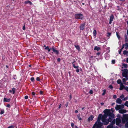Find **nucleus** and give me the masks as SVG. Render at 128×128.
<instances>
[{
  "label": "nucleus",
  "mask_w": 128,
  "mask_h": 128,
  "mask_svg": "<svg viewBox=\"0 0 128 128\" xmlns=\"http://www.w3.org/2000/svg\"><path fill=\"white\" fill-rule=\"evenodd\" d=\"M111 110L112 112H114L112 108L110 110L106 109L104 111V114L102 116L101 120L104 125L108 124L114 118V114L111 112Z\"/></svg>",
  "instance_id": "f257e3e1"
},
{
  "label": "nucleus",
  "mask_w": 128,
  "mask_h": 128,
  "mask_svg": "<svg viewBox=\"0 0 128 128\" xmlns=\"http://www.w3.org/2000/svg\"><path fill=\"white\" fill-rule=\"evenodd\" d=\"M102 116L101 114H99L98 118L97 121L94 125L92 128H100L103 125V124L100 122L101 118Z\"/></svg>",
  "instance_id": "f03ea898"
},
{
  "label": "nucleus",
  "mask_w": 128,
  "mask_h": 128,
  "mask_svg": "<svg viewBox=\"0 0 128 128\" xmlns=\"http://www.w3.org/2000/svg\"><path fill=\"white\" fill-rule=\"evenodd\" d=\"M128 120V114H124L123 116V118L122 120V122L124 124Z\"/></svg>",
  "instance_id": "7ed1b4c3"
},
{
  "label": "nucleus",
  "mask_w": 128,
  "mask_h": 128,
  "mask_svg": "<svg viewBox=\"0 0 128 128\" xmlns=\"http://www.w3.org/2000/svg\"><path fill=\"white\" fill-rule=\"evenodd\" d=\"M75 16L76 19L82 20L84 18L83 15L81 14H76L75 15Z\"/></svg>",
  "instance_id": "20e7f679"
},
{
  "label": "nucleus",
  "mask_w": 128,
  "mask_h": 128,
  "mask_svg": "<svg viewBox=\"0 0 128 128\" xmlns=\"http://www.w3.org/2000/svg\"><path fill=\"white\" fill-rule=\"evenodd\" d=\"M124 108V105L122 104L120 105H116L115 108L116 110H118L121 109H123Z\"/></svg>",
  "instance_id": "39448f33"
},
{
  "label": "nucleus",
  "mask_w": 128,
  "mask_h": 128,
  "mask_svg": "<svg viewBox=\"0 0 128 128\" xmlns=\"http://www.w3.org/2000/svg\"><path fill=\"white\" fill-rule=\"evenodd\" d=\"M122 75L126 78H127L128 74V70L127 69H124L122 70Z\"/></svg>",
  "instance_id": "423d86ee"
},
{
  "label": "nucleus",
  "mask_w": 128,
  "mask_h": 128,
  "mask_svg": "<svg viewBox=\"0 0 128 128\" xmlns=\"http://www.w3.org/2000/svg\"><path fill=\"white\" fill-rule=\"evenodd\" d=\"M121 122V120L119 118H117L116 120V123L117 125H119Z\"/></svg>",
  "instance_id": "0eeeda50"
},
{
  "label": "nucleus",
  "mask_w": 128,
  "mask_h": 128,
  "mask_svg": "<svg viewBox=\"0 0 128 128\" xmlns=\"http://www.w3.org/2000/svg\"><path fill=\"white\" fill-rule=\"evenodd\" d=\"M126 110H125L120 109L119 110V112L120 113L124 114L126 112Z\"/></svg>",
  "instance_id": "6e6552de"
},
{
  "label": "nucleus",
  "mask_w": 128,
  "mask_h": 128,
  "mask_svg": "<svg viewBox=\"0 0 128 128\" xmlns=\"http://www.w3.org/2000/svg\"><path fill=\"white\" fill-rule=\"evenodd\" d=\"M114 18V16L112 14L110 16V22L109 23L110 24H111Z\"/></svg>",
  "instance_id": "1a4fd4ad"
},
{
  "label": "nucleus",
  "mask_w": 128,
  "mask_h": 128,
  "mask_svg": "<svg viewBox=\"0 0 128 128\" xmlns=\"http://www.w3.org/2000/svg\"><path fill=\"white\" fill-rule=\"evenodd\" d=\"M116 102L117 103L120 104L122 103V100L120 98H118L116 100Z\"/></svg>",
  "instance_id": "9d476101"
},
{
  "label": "nucleus",
  "mask_w": 128,
  "mask_h": 128,
  "mask_svg": "<svg viewBox=\"0 0 128 128\" xmlns=\"http://www.w3.org/2000/svg\"><path fill=\"white\" fill-rule=\"evenodd\" d=\"M16 91V88H12V90H9V92L10 93H12L13 94H14Z\"/></svg>",
  "instance_id": "9b49d317"
},
{
  "label": "nucleus",
  "mask_w": 128,
  "mask_h": 128,
  "mask_svg": "<svg viewBox=\"0 0 128 128\" xmlns=\"http://www.w3.org/2000/svg\"><path fill=\"white\" fill-rule=\"evenodd\" d=\"M120 98L121 99H123V100H126L127 99V97H126L125 98H124V96L123 94H122L121 96H120Z\"/></svg>",
  "instance_id": "f8f14e48"
},
{
  "label": "nucleus",
  "mask_w": 128,
  "mask_h": 128,
  "mask_svg": "<svg viewBox=\"0 0 128 128\" xmlns=\"http://www.w3.org/2000/svg\"><path fill=\"white\" fill-rule=\"evenodd\" d=\"M94 118V117L93 116H90L88 119V121L90 122V120H93Z\"/></svg>",
  "instance_id": "ddd939ff"
},
{
  "label": "nucleus",
  "mask_w": 128,
  "mask_h": 128,
  "mask_svg": "<svg viewBox=\"0 0 128 128\" xmlns=\"http://www.w3.org/2000/svg\"><path fill=\"white\" fill-rule=\"evenodd\" d=\"M52 49L53 51L55 52L56 54H59V52L58 50H56L54 47H52Z\"/></svg>",
  "instance_id": "4468645a"
},
{
  "label": "nucleus",
  "mask_w": 128,
  "mask_h": 128,
  "mask_svg": "<svg viewBox=\"0 0 128 128\" xmlns=\"http://www.w3.org/2000/svg\"><path fill=\"white\" fill-rule=\"evenodd\" d=\"M124 88V86L122 83L120 84V90H122Z\"/></svg>",
  "instance_id": "2eb2a0df"
},
{
  "label": "nucleus",
  "mask_w": 128,
  "mask_h": 128,
  "mask_svg": "<svg viewBox=\"0 0 128 128\" xmlns=\"http://www.w3.org/2000/svg\"><path fill=\"white\" fill-rule=\"evenodd\" d=\"M10 98H4V101L5 102H8L10 101Z\"/></svg>",
  "instance_id": "dca6fc26"
},
{
  "label": "nucleus",
  "mask_w": 128,
  "mask_h": 128,
  "mask_svg": "<svg viewBox=\"0 0 128 128\" xmlns=\"http://www.w3.org/2000/svg\"><path fill=\"white\" fill-rule=\"evenodd\" d=\"M122 68H126L128 67V65L127 64H122Z\"/></svg>",
  "instance_id": "f3484780"
},
{
  "label": "nucleus",
  "mask_w": 128,
  "mask_h": 128,
  "mask_svg": "<svg viewBox=\"0 0 128 128\" xmlns=\"http://www.w3.org/2000/svg\"><path fill=\"white\" fill-rule=\"evenodd\" d=\"M123 45H124L125 49L126 50L128 48V43H126L125 44H124Z\"/></svg>",
  "instance_id": "a211bd4d"
},
{
  "label": "nucleus",
  "mask_w": 128,
  "mask_h": 128,
  "mask_svg": "<svg viewBox=\"0 0 128 128\" xmlns=\"http://www.w3.org/2000/svg\"><path fill=\"white\" fill-rule=\"evenodd\" d=\"M75 62V61H74L72 63V64H73V66L74 67V68H78V66H76L75 65V64H74V62Z\"/></svg>",
  "instance_id": "6ab92c4d"
},
{
  "label": "nucleus",
  "mask_w": 128,
  "mask_h": 128,
  "mask_svg": "<svg viewBox=\"0 0 128 128\" xmlns=\"http://www.w3.org/2000/svg\"><path fill=\"white\" fill-rule=\"evenodd\" d=\"M84 28V24H82L80 26V29L81 30H83Z\"/></svg>",
  "instance_id": "aec40b11"
},
{
  "label": "nucleus",
  "mask_w": 128,
  "mask_h": 128,
  "mask_svg": "<svg viewBox=\"0 0 128 128\" xmlns=\"http://www.w3.org/2000/svg\"><path fill=\"white\" fill-rule=\"evenodd\" d=\"M24 2L26 4H27L28 3L30 4V5H32V2L29 0H28L27 1H26L25 2Z\"/></svg>",
  "instance_id": "412c9836"
},
{
  "label": "nucleus",
  "mask_w": 128,
  "mask_h": 128,
  "mask_svg": "<svg viewBox=\"0 0 128 128\" xmlns=\"http://www.w3.org/2000/svg\"><path fill=\"white\" fill-rule=\"evenodd\" d=\"M100 48L98 47L97 46H96L94 48V50H97V51H98L100 50Z\"/></svg>",
  "instance_id": "4be33fe9"
},
{
  "label": "nucleus",
  "mask_w": 128,
  "mask_h": 128,
  "mask_svg": "<svg viewBox=\"0 0 128 128\" xmlns=\"http://www.w3.org/2000/svg\"><path fill=\"white\" fill-rule=\"evenodd\" d=\"M93 34L94 36H96V30H94Z\"/></svg>",
  "instance_id": "5701e85b"
},
{
  "label": "nucleus",
  "mask_w": 128,
  "mask_h": 128,
  "mask_svg": "<svg viewBox=\"0 0 128 128\" xmlns=\"http://www.w3.org/2000/svg\"><path fill=\"white\" fill-rule=\"evenodd\" d=\"M113 127V126L112 124H111L108 126L107 128H112Z\"/></svg>",
  "instance_id": "b1692460"
},
{
  "label": "nucleus",
  "mask_w": 128,
  "mask_h": 128,
  "mask_svg": "<svg viewBox=\"0 0 128 128\" xmlns=\"http://www.w3.org/2000/svg\"><path fill=\"white\" fill-rule=\"evenodd\" d=\"M75 47L78 50H80V48L78 46V45H75Z\"/></svg>",
  "instance_id": "393cba45"
},
{
  "label": "nucleus",
  "mask_w": 128,
  "mask_h": 128,
  "mask_svg": "<svg viewBox=\"0 0 128 128\" xmlns=\"http://www.w3.org/2000/svg\"><path fill=\"white\" fill-rule=\"evenodd\" d=\"M124 48V45H122V48L120 50V51L119 52V53L120 54L121 53V51Z\"/></svg>",
  "instance_id": "a878e982"
},
{
  "label": "nucleus",
  "mask_w": 128,
  "mask_h": 128,
  "mask_svg": "<svg viewBox=\"0 0 128 128\" xmlns=\"http://www.w3.org/2000/svg\"><path fill=\"white\" fill-rule=\"evenodd\" d=\"M117 83L118 84H120L122 82H121V80L120 79L118 80L117 81Z\"/></svg>",
  "instance_id": "bb28decb"
},
{
  "label": "nucleus",
  "mask_w": 128,
  "mask_h": 128,
  "mask_svg": "<svg viewBox=\"0 0 128 128\" xmlns=\"http://www.w3.org/2000/svg\"><path fill=\"white\" fill-rule=\"evenodd\" d=\"M45 49L47 50H48V52H50V49L49 48L48 46H47L45 48Z\"/></svg>",
  "instance_id": "cd10ccee"
},
{
  "label": "nucleus",
  "mask_w": 128,
  "mask_h": 128,
  "mask_svg": "<svg viewBox=\"0 0 128 128\" xmlns=\"http://www.w3.org/2000/svg\"><path fill=\"white\" fill-rule=\"evenodd\" d=\"M122 80L124 84L125 82H126V79H125V78H123L122 79Z\"/></svg>",
  "instance_id": "c85d7f7f"
},
{
  "label": "nucleus",
  "mask_w": 128,
  "mask_h": 128,
  "mask_svg": "<svg viewBox=\"0 0 128 128\" xmlns=\"http://www.w3.org/2000/svg\"><path fill=\"white\" fill-rule=\"evenodd\" d=\"M125 128H128V122H127L125 126Z\"/></svg>",
  "instance_id": "c756f323"
},
{
  "label": "nucleus",
  "mask_w": 128,
  "mask_h": 128,
  "mask_svg": "<svg viewBox=\"0 0 128 128\" xmlns=\"http://www.w3.org/2000/svg\"><path fill=\"white\" fill-rule=\"evenodd\" d=\"M124 105L126 106L127 107H128V102L127 101H126L124 104Z\"/></svg>",
  "instance_id": "7c9ffc66"
},
{
  "label": "nucleus",
  "mask_w": 128,
  "mask_h": 128,
  "mask_svg": "<svg viewBox=\"0 0 128 128\" xmlns=\"http://www.w3.org/2000/svg\"><path fill=\"white\" fill-rule=\"evenodd\" d=\"M103 92L102 94V95L103 96L106 93V90H103Z\"/></svg>",
  "instance_id": "2f4dec72"
},
{
  "label": "nucleus",
  "mask_w": 128,
  "mask_h": 128,
  "mask_svg": "<svg viewBox=\"0 0 128 128\" xmlns=\"http://www.w3.org/2000/svg\"><path fill=\"white\" fill-rule=\"evenodd\" d=\"M127 53H128V51L127 52L126 50H124L123 52V54L125 55Z\"/></svg>",
  "instance_id": "473e14b6"
},
{
  "label": "nucleus",
  "mask_w": 128,
  "mask_h": 128,
  "mask_svg": "<svg viewBox=\"0 0 128 128\" xmlns=\"http://www.w3.org/2000/svg\"><path fill=\"white\" fill-rule=\"evenodd\" d=\"M77 117L79 120H82V118L80 117V115H77Z\"/></svg>",
  "instance_id": "72a5a7b5"
},
{
  "label": "nucleus",
  "mask_w": 128,
  "mask_h": 128,
  "mask_svg": "<svg viewBox=\"0 0 128 128\" xmlns=\"http://www.w3.org/2000/svg\"><path fill=\"white\" fill-rule=\"evenodd\" d=\"M111 34V33L110 32H108V33L107 36L108 37H110V36Z\"/></svg>",
  "instance_id": "f704fd0d"
},
{
  "label": "nucleus",
  "mask_w": 128,
  "mask_h": 128,
  "mask_svg": "<svg viewBox=\"0 0 128 128\" xmlns=\"http://www.w3.org/2000/svg\"><path fill=\"white\" fill-rule=\"evenodd\" d=\"M116 34L118 38V39L120 38V36L119 35H118V33L117 32H116Z\"/></svg>",
  "instance_id": "c9c22d12"
},
{
  "label": "nucleus",
  "mask_w": 128,
  "mask_h": 128,
  "mask_svg": "<svg viewBox=\"0 0 128 128\" xmlns=\"http://www.w3.org/2000/svg\"><path fill=\"white\" fill-rule=\"evenodd\" d=\"M4 112V110H1V112H0V114H3Z\"/></svg>",
  "instance_id": "e433bc0d"
},
{
  "label": "nucleus",
  "mask_w": 128,
  "mask_h": 128,
  "mask_svg": "<svg viewBox=\"0 0 128 128\" xmlns=\"http://www.w3.org/2000/svg\"><path fill=\"white\" fill-rule=\"evenodd\" d=\"M30 80L32 81H34V78L33 77L31 78H30Z\"/></svg>",
  "instance_id": "4c0bfd02"
},
{
  "label": "nucleus",
  "mask_w": 128,
  "mask_h": 128,
  "mask_svg": "<svg viewBox=\"0 0 128 128\" xmlns=\"http://www.w3.org/2000/svg\"><path fill=\"white\" fill-rule=\"evenodd\" d=\"M124 89L128 92V87H126L124 88Z\"/></svg>",
  "instance_id": "58836bf2"
},
{
  "label": "nucleus",
  "mask_w": 128,
  "mask_h": 128,
  "mask_svg": "<svg viewBox=\"0 0 128 128\" xmlns=\"http://www.w3.org/2000/svg\"><path fill=\"white\" fill-rule=\"evenodd\" d=\"M112 64H114L115 63V60H112Z\"/></svg>",
  "instance_id": "ea45409f"
},
{
  "label": "nucleus",
  "mask_w": 128,
  "mask_h": 128,
  "mask_svg": "<svg viewBox=\"0 0 128 128\" xmlns=\"http://www.w3.org/2000/svg\"><path fill=\"white\" fill-rule=\"evenodd\" d=\"M14 126H10L8 127V128H13Z\"/></svg>",
  "instance_id": "a19ab883"
},
{
  "label": "nucleus",
  "mask_w": 128,
  "mask_h": 128,
  "mask_svg": "<svg viewBox=\"0 0 128 128\" xmlns=\"http://www.w3.org/2000/svg\"><path fill=\"white\" fill-rule=\"evenodd\" d=\"M89 93H90V94H92V93H93V91H92V90H90V91Z\"/></svg>",
  "instance_id": "79ce46f5"
},
{
  "label": "nucleus",
  "mask_w": 128,
  "mask_h": 128,
  "mask_svg": "<svg viewBox=\"0 0 128 128\" xmlns=\"http://www.w3.org/2000/svg\"><path fill=\"white\" fill-rule=\"evenodd\" d=\"M28 96H24V98L26 99H27L28 98Z\"/></svg>",
  "instance_id": "37998d69"
},
{
  "label": "nucleus",
  "mask_w": 128,
  "mask_h": 128,
  "mask_svg": "<svg viewBox=\"0 0 128 128\" xmlns=\"http://www.w3.org/2000/svg\"><path fill=\"white\" fill-rule=\"evenodd\" d=\"M71 126H72V127L73 128L74 127V123H72Z\"/></svg>",
  "instance_id": "c03bdc74"
},
{
  "label": "nucleus",
  "mask_w": 128,
  "mask_h": 128,
  "mask_svg": "<svg viewBox=\"0 0 128 128\" xmlns=\"http://www.w3.org/2000/svg\"><path fill=\"white\" fill-rule=\"evenodd\" d=\"M79 71H80L79 70L78 68H76V72H79Z\"/></svg>",
  "instance_id": "a18cd8bd"
},
{
  "label": "nucleus",
  "mask_w": 128,
  "mask_h": 128,
  "mask_svg": "<svg viewBox=\"0 0 128 128\" xmlns=\"http://www.w3.org/2000/svg\"><path fill=\"white\" fill-rule=\"evenodd\" d=\"M113 97L114 98H116V95H114Z\"/></svg>",
  "instance_id": "49530a36"
},
{
  "label": "nucleus",
  "mask_w": 128,
  "mask_h": 128,
  "mask_svg": "<svg viewBox=\"0 0 128 128\" xmlns=\"http://www.w3.org/2000/svg\"><path fill=\"white\" fill-rule=\"evenodd\" d=\"M109 88H110L112 89L113 88V86L112 85H110L109 86Z\"/></svg>",
  "instance_id": "de8ad7c7"
},
{
  "label": "nucleus",
  "mask_w": 128,
  "mask_h": 128,
  "mask_svg": "<svg viewBox=\"0 0 128 128\" xmlns=\"http://www.w3.org/2000/svg\"><path fill=\"white\" fill-rule=\"evenodd\" d=\"M36 80H37V81H40V78H39V77H37L36 78Z\"/></svg>",
  "instance_id": "09e8293b"
},
{
  "label": "nucleus",
  "mask_w": 128,
  "mask_h": 128,
  "mask_svg": "<svg viewBox=\"0 0 128 128\" xmlns=\"http://www.w3.org/2000/svg\"><path fill=\"white\" fill-rule=\"evenodd\" d=\"M25 27L24 26L23 27V30H25Z\"/></svg>",
  "instance_id": "8fccbe9b"
},
{
  "label": "nucleus",
  "mask_w": 128,
  "mask_h": 128,
  "mask_svg": "<svg viewBox=\"0 0 128 128\" xmlns=\"http://www.w3.org/2000/svg\"><path fill=\"white\" fill-rule=\"evenodd\" d=\"M32 94L33 95H34L35 94V93L34 92H32Z\"/></svg>",
  "instance_id": "3c124183"
},
{
  "label": "nucleus",
  "mask_w": 128,
  "mask_h": 128,
  "mask_svg": "<svg viewBox=\"0 0 128 128\" xmlns=\"http://www.w3.org/2000/svg\"><path fill=\"white\" fill-rule=\"evenodd\" d=\"M61 106H62L61 104H60L59 106V107H58V108L59 109L60 108V107H61Z\"/></svg>",
  "instance_id": "603ef678"
},
{
  "label": "nucleus",
  "mask_w": 128,
  "mask_h": 128,
  "mask_svg": "<svg viewBox=\"0 0 128 128\" xmlns=\"http://www.w3.org/2000/svg\"><path fill=\"white\" fill-rule=\"evenodd\" d=\"M124 84L126 85H128V82H125V83Z\"/></svg>",
  "instance_id": "864d4df0"
},
{
  "label": "nucleus",
  "mask_w": 128,
  "mask_h": 128,
  "mask_svg": "<svg viewBox=\"0 0 128 128\" xmlns=\"http://www.w3.org/2000/svg\"><path fill=\"white\" fill-rule=\"evenodd\" d=\"M10 106V105L9 104H7V106L8 107H9Z\"/></svg>",
  "instance_id": "5fc2aeb1"
},
{
  "label": "nucleus",
  "mask_w": 128,
  "mask_h": 128,
  "mask_svg": "<svg viewBox=\"0 0 128 128\" xmlns=\"http://www.w3.org/2000/svg\"><path fill=\"white\" fill-rule=\"evenodd\" d=\"M58 62H60V58H58Z\"/></svg>",
  "instance_id": "6e6d98bb"
},
{
  "label": "nucleus",
  "mask_w": 128,
  "mask_h": 128,
  "mask_svg": "<svg viewBox=\"0 0 128 128\" xmlns=\"http://www.w3.org/2000/svg\"><path fill=\"white\" fill-rule=\"evenodd\" d=\"M43 92L42 91H40V93L41 94H42Z\"/></svg>",
  "instance_id": "4d7b16f0"
},
{
  "label": "nucleus",
  "mask_w": 128,
  "mask_h": 128,
  "mask_svg": "<svg viewBox=\"0 0 128 128\" xmlns=\"http://www.w3.org/2000/svg\"><path fill=\"white\" fill-rule=\"evenodd\" d=\"M68 103H67V104H66L65 105V106H66V107L68 106Z\"/></svg>",
  "instance_id": "13d9d810"
},
{
  "label": "nucleus",
  "mask_w": 128,
  "mask_h": 128,
  "mask_svg": "<svg viewBox=\"0 0 128 128\" xmlns=\"http://www.w3.org/2000/svg\"><path fill=\"white\" fill-rule=\"evenodd\" d=\"M78 112V110H76L75 111V112L76 113H77V112Z\"/></svg>",
  "instance_id": "bf43d9fd"
},
{
  "label": "nucleus",
  "mask_w": 128,
  "mask_h": 128,
  "mask_svg": "<svg viewBox=\"0 0 128 128\" xmlns=\"http://www.w3.org/2000/svg\"><path fill=\"white\" fill-rule=\"evenodd\" d=\"M126 61L127 62H128V58L126 59Z\"/></svg>",
  "instance_id": "052dcab7"
},
{
  "label": "nucleus",
  "mask_w": 128,
  "mask_h": 128,
  "mask_svg": "<svg viewBox=\"0 0 128 128\" xmlns=\"http://www.w3.org/2000/svg\"><path fill=\"white\" fill-rule=\"evenodd\" d=\"M101 104H102V105H103L104 104V103L103 102H102L101 103Z\"/></svg>",
  "instance_id": "680f3d73"
},
{
  "label": "nucleus",
  "mask_w": 128,
  "mask_h": 128,
  "mask_svg": "<svg viewBox=\"0 0 128 128\" xmlns=\"http://www.w3.org/2000/svg\"><path fill=\"white\" fill-rule=\"evenodd\" d=\"M100 54V53H97V54L98 55H99Z\"/></svg>",
  "instance_id": "e2e57ef3"
},
{
  "label": "nucleus",
  "mask_w": 128,
  "mask_h": 128,
  "mask_svg": "<svg viewBox=\"0 0 128 128\" xmlns=\"http://www.w3.org/2000/svg\"><path fill=\"white\" fill-rule=\"evenodd\" d=\"M84 108H85L83 107V108H82V110H83L84 109Z\"/></svg>",
  "instance_id": "0e129e2a"
},
{
  "label": "nucleus",
  "mask_w": 128,
  "mask_h": 128,
  "mask_svg": "<svg viewBox=\"0 0 128 128\" xmlns=\"http://www.w3.org/2000/svg\"><path fill=\"white\" fill-rule=\"evenodd\" d=\"M127 33L128 36V30H127Z\"/></svg>",
  "instance_id": "69168bd1"
},
{
  "label": "nucleus",
  "mask_w": 128,
  "mask_h": 128,
  "mask_svg": "<svg viewBox=\"0 0 128 128\" xmlns=\"http://www.w3.org/2000/svg\"><path fill=\"white\" fill-rule=\"evenodd\" d=\"M125 37L126 38H127V36L126 35V36H125Z\"/></svg>",
  "instance_id": "338daca9"
},
{
  "label": "nucleus",
  "mask_w": 128,
  "mask_h": 128,
  "mask_svg": "<svg viewBox=\"0 0 128 128\" xmlns=\"http://www.w3.org/2000/svg\"><path fill=\"white\" fill-rule=\"evenodd\" d=\"M70 98H71L72 96H71V95H70Z\"/></svg>",
  "instance_id": "774afa93"
}]
</instances>
